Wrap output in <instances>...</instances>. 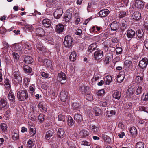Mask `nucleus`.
<instances>
[{
  "label": "nucleus",
  "instance_id": "f257e3e1",
  "mask_svg": "<svg viewBox=\"0 0 148 148\" xmlns=\"http://www.w3.org/2000/svg\"><path fill=\"white\" fill-rule=\"evenodd\" d=\"M17 97L19 101H23L25 99H26L28 98L27 92L24 89L19 91L17 90Z\"/></svg>",
  "mask_w": 148,
  "mask_h": 148
},
{
  "label": "nucleus",
  "instance_id": "f03ea898",
  "mask_svg": "<svg viewBox=\"0 0 148 148\" xmlns=\"http://www.w3.org/2000/svg\"><path fill=\"white\" fill-rule=\"evenodd\" d=\"M12 79L13 82L16 84H19L21 82V76L18 70L16 69V71H14L13 75L12 76Z\"/></svg>",
  "mask_w": 148,
  "mask_h": 148
},
{
  "label": "nucleus",
  "instance_id": "7ed1b4c3",
  "mask_svg": "<svg viewBox=\"0 0 148 148\" xmlns=\"http://www.w3.org/2000/svg\"><path fill=\"white\" fill-rule=\"evenodd\" d=\"M73 39L69 35L65 36L64 42V43L65 47L67 48H69L72 45Z\"/></svg>",
  "mask_w": 148,
  "mask_h": 148
},
{
  "label": "nucleus",
  "instance_id": "20e7f679",
  "mask_svg": "<svg viewBox=\"0 0 148 148\" xmlns=\"http://www.w3.org/2000/svg\"><path fill=\"white\" fill-rule=\"evenodd\" d=\"M148 64V59L145 57L143 58L139 61L138 66L141 69L145 68Z\"/></svg>",
  "mask_w": 148,
  "mask_h": 148
},
{
  "label": "nucleus",
  "instance_id": "39448f33",
  "mask_svg": "<svg viewBox=\"0 0 148 148\" xmlns=\"http://www.w3.org/2000/svg\"><path fill=\"white\" fill-rule=\"evenodd\" d=\"M8 106L7 100L6 98H1L0 99V110H3L6 108Z\"/></svg>",
  "mask_w": 148,
  "mask_h": 148
},
{
  "label": "nucleus",
  "instance_id": "423d86ee",
  "mask_svg": "<svg viewBox=\"0 0 148 148\" xmlns=\"http://www.w3.org/2000/svg\"><path fill=\"white\" fill-rule=\"evenodd\" d=\"M57 79L58 81L61 82V84H63L66 79V75L64 73L61 72L58 74Z\"/></svg>",
  "mask_w": 148,
  "mask_h": 148
},
{
  "label": "nucleus",
  "instance_id": "0eeeda50",
  "mask_svg": "<svg viewBox=\"0 0 148 148\" xmlns=\"http://www.w3.org/2000/svg\"><path fill=\"white\" fill-rule=\"evenodd\" d=\"M94 58L97 60H99L102 58L103 55V51L101 50H97L94 53Z\"/></svg>",
  "mask_w": 148,
  "mask_h": 148
},
{
  "label": "nucleus",
  "instance_id": "6e6552de",
  "mask_svg": "<svg viewBox=\"0 0 148 148\" xmlns=\"http://www.w3.org/2000/svg\"><path fill=\"white\" fill-rule=\"evenodd\" d=\"M62 9L60 8L56 10L54 13V16L55 18L56 19H59L63 14Z\"/></svg>",
  "mask_w": 148,
  "mask_h": 148
},
{
  "label": "nucleus",
  "instance_id": "1a4fd4ad",
  "mask_svg": "<svg viewBox=\"0 0 148 148\" xmlns=\"http://www.w3.org/2000/svg\"><path fill=\"white\" fill-rule=\"evenodd\" d=\"M38 107L41 112H46V103L44 101L40 102L38 104Z\"/></svg>",
  "mask_w": 148,
  "mask_h": 148
},
{
  "label": "nucleus",
  "instance_id": "9d476101",
  "mask_svg": "<svg viewBox=\"0 0 148 148\" xmlns=\"http://www.w3.org/2000/svg\"><path fill=\"white\" fill-rule=\"evenodd\" d=\"M68 93L67 92L63 90L61 92L60 98L61 101L64 102L66 101L67 98Z\"/></svg>",
  "mask_w": 148,
  "mask_h": 148
},
{
  "label": "nucleus",
  "instance_id": "9b49d317",
  "mask_svg": "<svg viewBox=\"0 0 148 148\" xmlns=\"http://www.w3.org/2000/svg\"><path fill=\"white\" fill-rule=\"evenodd\" d=\"M110 101L109 98L108 97L105 98L104 99L100 102V106L103 107L108 106L110 104Z\"/></svg>",
  "mask_w": 148,
  "mask_h": 148
},
{
  "label": "nucleus",
  "instance_id": "f8f14e48",
  "mask_svg": "<svg viewBox=\"0 0 148 148\" xmlns=\"http://www.w3.org/2000/svg\"><path fill=\"white\" fill-rule=\"evenodd\" d=\"M119 23L116 21L112 22L110 25L111 29L113 31L117 30L119 27Z\"/></svg>",
  "mask_w": 148,
  "mask_h": 148
},
{
  "label": "nucleus",
  "instance_id": "ddd939ff",
  "mask_svg": "<svg viewBox=\"0 0 148 148\" xmlns=\"http://www.w3.org/2000/svg\"><path fill=\"white\" fill-rule=\"evenodd\" d=\"M37 36L40 37H42L45 34V32L43 29L41 27L37 28L36 31Z\"/></svg>",
  "mask_w": 148,
  "mask_h": 148
},
{
  "label": "nucleus",
  "instance_id": "4468645a",
  "mask_svg": "<svg viewBox=\"0 0 148 148\" xmlns=\"http://www.w3.org/2000/svg\"><path fill=\"white\" fill-rule=\"evenodd\" d=\"M8 98L10 102L14 103L15 101V96L13 93L11 91L9 92L8 96Z\"/></svg>",
  "mask_w": 148,
  "mask_h": 148
},
{
  "label": "nucleus",
  "instance_id": "2eb2a0df",
  "mask_svg": "<svg viewBox=\"0 0 148 148\" xmlns=\"http://www.w3.org/2000/svg\"><path fill=\"white\" fill-rule=\"evenodd\" d=\"M110 12L107 9H104L100 11L99 12V16L101 17H105Z\"/></svg>",
  "mask_w": 148,
  "mask_h": 148
},
{
  "label": "nucleus",
  "instance_id": "dca6fc26",
  "mask_svg": "<svg viewBox=\"0 0 148 148\" xmlns=\"http://www.w3.org/2000/svg\"><path fill=\"white\" fill-rule=\"evenodd\" d=\"M72 13L68 10H67L65 13L64 15V18L65 21H68L70 20L72 17Z\"/></svg>",
  "mask_w": 148,
  "mask_h": 148
},
{
  "label": "nucleus",
  "instance_id": "f3484780",
  "mask_svg": "<svg viewBox=\"0 0 148 148\" xmlns=\"http://www.w3.org/2000/svg\"><path fill=\"white\" fill-rule=\"evenodd\" d=\"M135 32L132 29H129L127 31L126 35L127 37L130 38H132L135 36Z\"/></svg>",
  "mask_w": 148,
  "mask_h": 148
},
{
  "label": "nucleus",
  "instance_id": "a211bd4d",
  "mask_svg": "<svg viewBox=\"0 0 148 148\" xmlns=\"http://www.w3.org/2000/svg\"><path fill=\"white\" fill-rule=\"evenodd\" d=\"M42 23L43 25L46 28L50 27L51 23V21L48 19H43Z\"/></svg>",
  "mask_w": 148,
  "mask_h": 148
},
{
  "label": "nucleus",
  "instance_id": "6ab92c4d",
  "mask_svg": "<svg viewBox=\"0 0 148 148\" xmlns=\"http://www.w3.org/2000/svg\"><path fill=\"white\" fill-rule=\"evenodd\" d=\"M74 120L78 123H80L83 121L82 116L79 114L75 113L74 116Z\"/></svg>",
  "mask_w": 148,
  "mask_h": 148
},
{
  "label": "nucleus",
  "instance_id": "aec40b11",
  "mask_svg": "<svg viewBox=\"0 0 148 148\" xmlns=\"http://www.w3.org/2000/svg\"><path fill=\"white\" fill-rule=\"evenodd\" d=\"M64 28V26L62 24H59L56 26V30L57 33H60L62 32Z\"/></svg>",
  "mask_w": 148,
  "mask_h": 148
},
{
  "label": "nucleus",
  "instance_id": "412c9836",
  "mask_svg": "<svg viewBox=\"0 0 148 148\" xmlns=\"http://www.w3.org/2000/svg\"><path fill=\"white\" fill-rule=\"evenodd\" d=\"M143 73H139L136 78V81L137 83H141L143 82Z\"/></svg>",
  "mask_w": 148,
  "mask_h": 148
},
{
  "label": "nucleus",
  "instance_id": "4be33fe9",
  "mask_svg": "<svg viewBox=\"0 0 148 148\" xmlns=\"http://www.w3.org/2000/svg\"><path fill=\"white\" fill-rule=\"evenodd\" d=\"M67 125L69 127H72L75 124V121L71 116L68 117L67 120Z\"/></svg>",
  "mask_w": 148,
  "mask_h": 148
},
{
  "label": "nucleus",
  "instance_id": "5701e85b",
  "mask_svg": "<svg viewBox=\"0 0 148 148\" xmlns=\"http://www.w3.org/2000/svg\"><path fill=\"white\" fill-rule=\"evenodd\" d=\"M97 46V44L96 43H94L90 45L88 47V50L90 52H92L93 51L95 50Z\"/></svg>",
  "mask_w": 148,
  "mask_h": 148
},
{
  "label": "nucleus",
  "instance_id": "b1692460",
  "mask_svg": "<svg viewBox=\"0 0 148 148\" xmlns=\"http://www.w3.org/2000/svg\"><path fill=\"white\" fill-rule=\"evenodd\" d=\"M76 56L77 54L75 51H73L71 52L69 58L71 61L74 62L76 60Z\"/></svg>",
  "mask_w": 148,
  "mask_h": 148
},
{
  "label": "nucleus",
  "instance_id": "393cba45",
  "mask_svg": "<svg viewBox=\"0 0 148 148\" xmlns=\"http://www.w3.org/2000/svg\"><path fill=\"white\" fill-rule=\"evenodd\" d=\"M134 5L138 9H141L143 7V2L139 0H136Z\"/></svg>",
  "mask_w": 148,
  "mask_h": 148
},
{
  "label": "nucleus",
  "instance_id": "a878e982",
  "mask_svg": "<svg viewBox=\"0 0 148 148\" xmlns=\"http://www.w3.org/2000/svg\"><path fill=\"white\" fill-rule=\"evenodd\" d=\"M113 96L115 98L117 99H119L121 96V94L120 92L117 90H114L113 91Z\"/></svg>",
  "mask_w": 148,
  "mask_h": 148
},
{
  "label": "nucleus",
  "instance_id": "bb28decb",
  "mask_svg": "<svg viewBox=\"0 0 148 148\" xmlns=\"http://www.w3.org/2000/svg\"><path fill=\"white\" fill-rule=\"evenodd\" d=\"M0 130L3 133L7 132V125L4 123H1L0 125Z\"/></svg>",
  "mask_w": 148,
  "mask_h": 148
},
{
  "label": "nucleus",
  "instance_id": "cd10ccee",
  "mask_svg": "<svg viewBox=\"0 0 148 148\" xmlns=\"http://www.w3.org/2000/svg\"><path fill=\"white\" fill-rule=\"evenodd\" d=\"M81 137H85L89 135V133L87 130L84 129L81 130L79 133Z\"/></svg>",
  "mask_w": 148,
  "mask_h": 148
},
{
  "label": "nucleus",
  "instance_id": "c85d7f7f",
  "mask_svg": "<svg viewBox=\"0 0 148 148\" xmlns=\"http://www.w3.org/2000/svg\"><path fill=\"white\" fill-rule=\"evenodd\" d=\"M141 13L138 12H135L133 14V19L138 20L141 18Z\"/></svg>",
  "mask_w": 148,
  "mask_h": 148
},
{
  "label": "nucleus",
  "instance_id": "c756f323",
  "mask_svg": "<svg viewBox=\"0 0 148 148\" xmlns=\"http://www.w3.org/2000/svg\"><path fill=\"white\" fill-rule=\"evenodd\" d=\"M36 47L38 49L43 52H45L46 51L45 48L43 47L42 44L40 42H38L36 45Z\"/></svg>",
  "mask_w": 148,
  "mask_h": 148
},
{
  "label": "nucleus",
  "instance_id": "7c9ffc66",
  "mask_svg": "<svg viewBox=\"0 0 148 148\" xmlns=\"http://www.w3.org/2000/svg\"><path fill=\"white\" fill-rule=\"evenodd\" d=\"M33 61V59L30 56L26 57L24 60V62L27 64H30L32 63Z\"/></svg>",
  "mask_w": 148,
  "mask_h": 148
},
{
  "label": "nucleus",
  "instance_id": "2f4dec72",
  "mask_svg": "<svg viewBox=\"0 0 148 148\" xmlns=\"http://www.w3.org/2000/svg\"><path fill=\"white\" fill-rule=\"evenodd\" d=\"M64 133V129L62 128H59L58 131L57 135L59 138H61L63 137Z\"/></svg>",
  "mask_w": 148,
  "mask_h": 148
},
{
  "label": "nucleus",
  "instance_id": "473e14b6",
  "mask_svg": "<svg viewBox=\"0 0 148 148\" xmlns=\"http://www.w3.org/2000/svg\"><path fill=\"white\" fill-rule=\"evenodd\" d=\"M35 87L34 85H32L29 86V91L31 95L34 96L35 95Z\"/></svg>",
  "mask_w": 148,
  "mask_h": 148
},
{
  "label": "nucleus",
  "instance_id": "72a5a7b5",
  "mask_svg": "<svg viewBox=\"0 0 148 148\" xmlns=\"http://www.w3.org/2000/svg\"><path fill=\"white\" fill-rule=\"evenodd\" d=\"M23 69L25 72L27 73H31L32 71V68L27 65H24Z\"/></svg>",
  "mask_w": 148,
  "mask_h": 148
},
{
  "label": "nucleus",
  "instance_id": "f704fd0d",
  "mask_svg": "<svg viewBox=\"0 0 148 148\" xmlns=\"http://www.w3.org/2000/svg\"><path fill=\"white\" fill-rule=\"evenodd\" d=\"M130 131L131 134L133 136H136L137 134V130L136 127L133 126L131 127Z\"/></svg>",
  "mask_w": 148,
  "mask_h": 148
},
{
  "label": "nucleus",
  "instance_id": "c9c22d12",
  "mask_svg": "<svg viewBox=\"0 0 148 148\" xmlns=\"http://www.w3.org/2000/svg\"><path fill=\"white\" fill-rule=\"evenodd\" d=\"M92 132L95 134L97 133L99 131V128L95 125H93L90 127Z\"/></svg>",
  "mask_w": 148,
  "mask_h": 148
},
{
  "label": "nucleus",
  "instance_id": "e433bc0d",
  "mask_svg": "<svg viewBox=\"0 0 148 148\" xmlns=\"http://www.w3.org/2000/svg\"><path fill=\"white\" fill-rule=\"evenodd\" d=\"M101 109L97 107H96L94 109V112L96 116H99L101 114Z\"/></svg>",
  "mask_w": 148,
  "mask_h": 148
},
{
  "label": "nucleus",
  "instance_id": "4c0bfd02",
  "mask_svg": "<svg viewBox=\"0 0 148 148\" xmlns=\"http://www.w3.org/2000/svg\"><path fill=\"white\" fill-rule=\"evenodd\" d=\"M53 132L51 130H49L47 132L45 136L47 140L50 139V138L53 135Z\"/></svg>",
  "mask_w": 148,
  "mask_h": 148
},
{
  "label": "nucleus",
  "instance_id": "58836bf2",
  "mask_svg": "<svg viewBox=\"0 0 148 148\" xmlns=\"http://www.w3.org/2000/svg\"><path fill=\"white\" fill-rule=\"evenodd\" d=\"M5 84L6 85L5 87L9 90L10 88V82L9 80L7 78H6L5 80Z\"/></svg>",
  "mask_w": 148,
  "mask_h": 148
},
{
  "label": "nucleus",
  "instance_id": "ea45409f",
  "mask_svg": "<svg viewBox=\"0 0 148 148\" xmlns=\"http://www.w3.org/2000/svg\"><path fill=\"white\" fill-rule=\"evenodd\" d=\"M141 99L142 101H147L148 100V93H143L142 95Z\"/></svg>",
  "mask_w": 148,
  "mask_h": 148
},
{
  "label": "nucleus",
  "instance_id": "a19ab883",
  "mask_svg": "<svg viewBox=\"0 0 148 148\" xmlns=\"http://www.w3.org/2000/svg\"><path fill=\"white\" fill-rule=\"evenodd\" d=\"M30 78L29 77H25L24 78V83L26 86H27L29 84Z\"/></svg>",
  "mask_w": 148,
  "mask_h": 148
},
{
  "label": "nucleus",
  "instance_id": "79ce46f5",
  "mask_svg": "<svg viewBox=\"0 0 148 148\" xmlns=\"http://www.w3.org/2000/svg\"><path fill=\"white\" fill-rule=\"evenodd\" d=\"M86 99L89 101H91L93 99V96L91 93L87 94L85 96Z\"/></svg>",
  "mask_w": 148,
  "mask_h": 148
},
{
  "label": "nucleus",
  "instance_id": "37998d69",
  "mask_svg": "<svg viewBox=\"0 0 148 148\" xmlns=\"http://www.w3.org/2000/svg\"><path fill=\"white\" fill-rule=\"evenodd\" d=\"M142 87L140 86H139L136 90L135 94L137 95L141 94L142 92Z\"/></svg>",
  "mask_w": 148,
  "mask_h": 148
},
{
  "label": "nucleus",
  "instance_id": "c03bdc74",
  "mask_svg": "<svg viewBox=\"0 0 148 148\" xmlns=\"http://www.w3.org/2000/svg\"><path fill=\"white\" fill-rule=\"evenodd\" d=\"M73 107L74 109L78 110L80 107L79 103H74L73 104Z\"/></svg>",
  "mask_w": 148,
  "mask_h": 148
},
{
  "label": "nucleus",
  "instance_id": "a18cd8bd",
  "mask_svg": "<svg viewBox=\"0 0 148 148\" xmlns=\"http://www.w3.org/2000/svg\"><path fill=\"white\" fill-rule=\"evenodd\" d=\"M112 79V77L111 76H107L105 79L106 84H110L111 82Z\"/></svg>",
  "mask_w": 148,
  "mask_h": 148
},
{
  "label": "nucleus",
  "instance_id": "49530a36",
  "mask_svg": "<svg viewBox=\"0 0 148 148\" xmlns=\"http://www.w3.org/2000/svg\"><path fill=\"white\" fill-rule=\"evenodd\" d=\"M87 88H88L84 85H81L79 87V89L82 93H86Z\"/></svg>",
  "mask_w": 148,
  "mask_h": 148
},
{
  "label": "nucleus",
  "instance_id": "de8ad7c7",
  "mask_svg": "<svg viewBox=\"0 0 148 148\" xmlns=\"http://www.w3.org/2000/svg\"><path fill=\"white\" fill-rule=\"evenodd\" d=\"M136 148H144V143L141 142H139L136 143Z\"/></svg>",
  "mask_w": 148,
  "mask_h": 148
},
{
  "label": "nucleus",
  "instance_id": "09e8293b",
  "mask_svg": "<svg viewBox=\"0 0 148 148\" xmlns=\"http://www.w3.org/2000/svg\"><path fill=\"white\" fill-rule=\"evenodd\" d=\"M43 62V64L45 66L48 67L51 65V61L48 59H45Z\"/></svg>",
  "mask_w": 148,
  "mask_h": 148
},
{
  "label": "nucleus",
  "instance_id": "8fccbe9b",
  "mask_svg": "<svg viewBox=\"0 0 148 148\" xmlns=\"http://www.w3.org/2000/svg\"><path fill=\"white\" fill-rule=\"evenodd\" d=\"M132 62L130 61L126 60L124 62V67L126 68H128L132 64Z\"/></svg>",
  "mask_w": 148,
  "mask_h": 148
},
{
  "label": "nucleus",
  "instance_id": "3c124183",
  "mask_svg": "<svg viewBox=\"0 0 148 148\" xmlns=\"http://www.w3.org/2000/svg\"><path fill=\"white\" fill-rule=\"evenodd\" d=\"M134 92V90L132 88H129L127 91V95L130 96L132 95Z\"/></svg>",
  "mask_w": 148,
  "mask_h": 148
},
{
  "label": "nucleus",
  "instance_id": "603ef678",
  "mask_svg": "<svg viewBox=\"0 0 148 148\" xmlns=\"http://www.w3.org/2000/svg\"><path fill=\"white\" fill-rule=\"evenodd\" d=\"M34 143H33L32 141L29 139L27 142V147L28 148H32V147L34 145Z\"/></svg>",
  "mask_w": 148,
  "mask_h": 148
},
{
  "label": "nucleus",
  "instance_id": "864d4df0",
  "mask_svg": "<svg viewBox=\"0 0 148 148\" xmlns=\"http://www.w3.org/2000/svg\"><path fill=\"white\" fill-rule=\"evenodd\" d=\"M12 138L13 140L15 141L18 140L19 138L18 134L17 133H14L13 134Z\"/></svg>",
  "mask_w": 148,
  "mask_h": 148
},
{
  "label": "nucleus",
  "instance_id": "5fc2aeb1",
  "mask_svg": "<svg viewBox=\"0 0 148 148\" xmlns=\"http://www.w3.org/2000/svg\"><path fill=\"white\" fill-rule=\"evenodd\" d=\"M115 112L113 110H111L110 111H107L106 113L107 114L106 116L108 117H109L112 116L113 115H114L115 114Z\"/></svg>",
  "mask_w": 148,
  "mask_h": 148
},
{
  "label": "nucleus",
  "instance_id": "6e6d98bb",
  "mask_svg": "<svg viewBox=\"0 0 148 148\" xmlns=\"http://www.w3.org/2000/svg\"><path fill=\"white\" fill-rule=\"evenodd\" d=\"M143 34L142 29H139L138 31L137 36L139 38H140L142 37Z\"/></svg>",
  "mask_w": 148,
  "mask_h": 148
},
{
  "label": "nucleus",
  "instance_id": "4d7b16f0",
  "mask_svg": "<svg viewBox=\"0 0 148 148\" xmlns=\"http://www.w3.org/2000/svg\"><path fill=\"white\" fill-rule=\"evenodd\" d=\"M25 27L27 29L30 31H32L33 29V27L32 25L26 23L25 24Z\"/></svg>",
  "mask_w": 148,
  "mask_h": 148
},
{
  "label": "nucleus",
  "instance_id": "13d9d810",
  "mask_svg": "<svg viewBox=\"0 0 148 148\" xmlns=\"http://www.w3.org/2000/svg\"><path fill=\"white\" fill-rule=\"evenodd\" d=\"M126 13L125 11H121L119 12V16L120 18H122L126 15Z\"/></svg>",
  "mask_w": 148,
  "mask_h": 148
},
{
  "label": "nucleus",
  "instance_id": "bf43d9fd",
  "mask_svg": "<svg viewBox=\"0 0 148 148\" xmlns=\"http://www.w3.org/2000/svg\"><path fill=\"white\" fill-rule=\"evenodd\" d=\"M58 119L59 121L64 122L65 121V116L64 115L59 114L58 116Z\"/></svg>",
  "mask_w": 148,
  "mask_h": 148
},
{
  "label": "nucleus",
  "instance_id": "052dcab7",
  "mask_svg": "<svg viewBox=\"0 0 148 148\" xmlns=\"http://www.w3.org/2000/svg\"><path fill=\"white\" fill-rule=\"evenodd\" d=\"M125 77L124 76H119L118 75L117 76V81L119 82H121L124 80Z\"/></svg>",
  "mask_w": 148,
  "mask_h": 148
},
{
  "label": "nucleus",
  "instance_id": "680f3d73",
  "mask_svg": "<svg viewBox=\"0 0 148 148\" xmlns=\"http://www.w3.org/2000/svg\"><path fill=\"white\" fill-rule=\"evenodd\" d=\"M122 49L121 47H118L116 49V53L117 55L121 54L122 53Z\"/></svg>",
  "mask_w": 148,
  "mask_h": 148
},
{
  "label": "nucleus",
  "instance_id": "e2e57ef3",
  "mask_svg": "<svg viewBox=\"0 0 148 148\" xmlns=\"http://www.w3.org/2000/svg\"><path fill=\"white\" fill-rule=\"evenodd\" d=\"M13 57L16 60H18L20 56L18 54L15 52H13L12 53Z\"/></svg>",
  "mask_w": 148,
  "mask_h": 148
},
{
  "label": "nucleus",
  "instance_id": "0e129e2a",
  "mask_svg": "<svg viewBox=\"0 0 148 148\" xmlns=\"http://www.w3.org/2000/svg\"><path fill=\"white\" fill-rule=\"evenodd\" d=\"M125 106L128 109H131L134 108V106L132 105V103L131 102L126 103Z\"/></svg>",
  "mask_w": 148,
  "mask_h": 148
},
{
  "label": "nucleus",
  "instance_id": "69168bd1",
  "mask_svg": "<svg viewBox=\"0 0 148 148\" xmlns=\"http://www.w3.org/2000/svg\"><path fill=\"white\" fill-rule=\"evenodd\" d=\"M127 24V23L125 20H122L120 24V26L122 27H124Z\"/></svg>",
  "mask_w": 148,
  "mask_h": 148
},
{
  "label": "nucleus",
  "instance_id": "338daca9",
  "mask_svg": "<svg viewBox=\"0 0 148 148\" xmlns=\"http://www.w3.org/2000/svg\"><path fill=\"white\" fill-rule=\"evenodd\" d=\"M102 137L106 142H109L110 140V138L107 135L103 134L102 135Z\"/></svg>",
  "mask_w": 148,
  "mask_h": 148
},
{
  "label": "nucleus",
  "instance_id": "774afa93",
  "mask_svg": "<svg viewBox=\"0 0 148 148\" xmlns=\"http://www.w3.org/2000/svg\"><path fill=\"white\" fill-rule=\"evenodd\" d=\"M69 71L70 75H72L73 74L75 73V70L73 67H71Z\"/></svg>",
  "mask_w": 148,
  "mask_h": 148
}]
</instances>
